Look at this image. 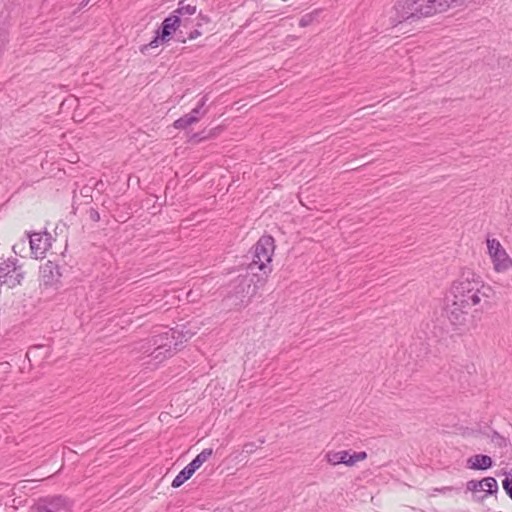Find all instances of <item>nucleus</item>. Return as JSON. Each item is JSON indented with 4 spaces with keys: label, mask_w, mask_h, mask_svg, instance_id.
<instances>
[{
    "label": "nucleus",
    "mask_w": 512,
    "mask_h": 512,
    "mask_svg": "<svg viewBox=\"0 0 512 512\" xmlns=\"http://www.w3.org/2000/svg\"><path fill=\"white\" fill-rule=\"evenodd\" d=\"M493 288L469 268H464L451 284L445 315L455 330L465 331L474 323L473 313L489 308Z\"/></svg>",
    "instance_id": "1"
},
{
    "label": "nucleus",
    "mask_w": 512,
    "mask_h": 512,
    "mask_svg": "<svg viewBox=\"0 0 512 512\" xmlns=\"http://www.w3.org/2000/svg\"><path fill=\"white\" fill-rule=\"evenodd\" d=\"M469 0H397L390 19L394 25L417 22L449 9L466 5Z\"/></svg>",
    "instance_id": "2"
},
{
    "label": "nucleus",
    "mask_w": 512,
    "mask_h": 512,
    "mask_svg": "<svg viewBox=\"0 0 512 512\" xmlns=\"http://www.w3.org/2000/svg\"><path fill=\"white\" fill-rule=\"evenodd\" d=\"M181 325L175 328H164L149 339L141 342L139 351L151 355L155 360L162 361L173 355L183 341H187L196 334V325Z\"/></svg>",
    "instance_id": "3"
},
{
    "label": "nucleus",
    "mask_w": 512,
    "mask_h": 512,
    "mask_svg": "<svg viewBox=\"0 0 512 512\" xmlns=\"http://www.w3.org/2000/svg\"><path fill=\"white\" fill-rule=\"evenodd\" d=\"M275 244L272 236L264 235L254 245L253 257L248 265L250 274L258 273V282L264 284L272 271L271 261L274 254Z\"/></svg>",
    "instance_id": "4"
},
{
    "label": "nucleus",
    "mask_w": 512,
    "mask_h": 512,
    "mask_svg": "<svg viewBox=\"0 0 512 512\" xmlns=\"http://www.w3.org/2000/svg\"><path fill=\"white\" fill-rule=\"evenodd\" d=\"M25 270L16 258H8L0 262V284L8 288L20 285L25 277Z\"/></svg>",
    "instance_id": "5"
},
{
    "label": "nucleus",
    "mask_w": 512,
    "mask_h": 512,
    "mask_svg": "<svg viewBox=\"0 0 512 512\" xmlns=\"http://www.w3.org/2000/svg\"><path fill=\"white\" fill-rule=\"evenodd\" d=\"M63 267L58 263L48 260L39 268L40 285L46 289L57 290L62 287Z\"/></svg>",
    "instance_id": "6"
},
{
    "label": "nucleus",
    "mask_w": 512,
    "mask_h": 512,
    "mask_svg": "<svg viewBox=\"0 0 512 512\" xmlns=\"http://www.w3.org/2000/svg\"><path fill=\"white\" fill-rule=\"evenodd\" d=\"M260 274L256 273L251 275L239 276L235 281V293L241 298V302H244L245 297L253 296L257 289L262 287L264 284L258 282Z\"/></svg>",
    "instance_id": "7"
},
{
    "label": "nucleus",
    "mask_w": 512,
    "mask_h": 512,
    "mask_svg": "<svg viewBox=\"0 0 512 512\" xmlns=\"http://www.w3.org/2000/svg\"><path fill=\"white\" fill-rule=\"evenodd\" d=\"M325 458L327 462L331 465L344 464L346 466H354L357 462L363 461L367 458V453L362 452H354L350 454L349 451H329Z\"/></svg>",
    "instance_id": "8"
},
{
    "label": "nucleus",
    "mask_w": 512,
    "mask_h": 512,
    "mask_svg": "<svg viewBox=\"0 0 512 512\" xmlns=\"http://www.w3.org/2000/svg\"><path fill=\"white\" fill-rule=\"evenodd\" d=\"M31 254L36 258H43L51 247L52 236L47 232L28 234Z\"/></svg>",
    "instance_id": "9"
},
{
    "label": "nucleus",
    "mask_w": 512,
    "mask_h": 512,
    "mask_svg": "<svg viewBox=\"0 0 512 512\" xmlns=\"http://www.w3.org/2000/svg\"><path fill=\"white\" fill-rule=\"evenodd\" d=\"M467 490L474 494L483 492L484 495L479 498H485L497 492L498 484L494 477H486L482 480H470L467 482Z\"/></svg>",
    "instance_id": "10"
},
{
    "label": "nucleus",
    "mask_w": 512,
    "mask_h": 512,
    "mask_svg": "<svg viewBox=\"0 0 512 512\" xmlns=\"http://www.w3.org/2000/svg\"><path fill=\"white\" fill-rule=\"evenodd\" d=\"M197 11L195 5L185 4V1L178 3V8L173 12L172 16L177 18L178 22L184 27H188L190 23V17L193 16Z\"/></svg>",
    "instance_id": "11"
},
{
    "label": "nucleus",
    "mask_w": 512,
    "mask_h": 512,
    "mask_svg": "<svg viewBox=\"0 0 512 512\" xmlns=\"http://www.w3.org/2000/svg\"><path fill=\"white\" fill-rule=\"evenodd\" d=\"M491 259L493 268L498 273H503L512 269V258L508 255L505 249L491 256Z\"/></svg>",
    "instance_id": "12"
},
{
    "label": "nucleus",
    "mask_w": 512,
    "mask_h": 512,
    "mask_svg": "<svg viewBox=\"0 0 512 512\" xmlns=\"http://www.w3.org/2000/svg\"><path fill=\"white\" fill-rule=\"evenodd\" d=\"M492 458L488 455L477 454L467 460V466L473 470H487L492 467Z\"/></svg>",
    "instance_id": "13"
},
{
    "label": "nucleus",
    "mask_w": 512,
    "mask_h": 512,
    "mask_svg": "<svg viewBox=\"0 0 512 512\" xmlns=\"http://www.w3.org/2000/svg\"><path fill=\"white\" fill-rule=\"evenodd\" d=\"M180 26H182L177 18H174L172 15L168 16L162 22V26L159 29V33L161 34L162 41H168L172 35Z\"/></svg>",
    "instance_id": "14"
},
{
    "label": "nucleus",
    "mask_w": 512,
    "mask_h": 512,
    "mask_svg": "<svg viewBox=\"0 0 512 512\" xmlns=\"http://www.w3.org/2000/svg\"><path fill=\"white\" fill-rule=\"evenodd\" d=\"M68 500L62 496L52 499L49 506L41 507L38 512H59L61 508H68Z\"/></svg>",
    "instance_id": "15"
},
{
    "label": "nucleus",
    "mask_w": 512,
    "mask_h": 512,
    "mask_svg": "<svg viewBox=\"0 0 512 512\" xmlns=\"http://www.w3.org/2000/svg\"><path fill=\"white\" fill-rule=\"evenodd\" d=\"M213 454L212 448L203 449L188 465L193 471L199 469Z\"/></svg>",
    "instance_id": "16"
},
{
    "label": "nucleus",
    "mask_w": 512,
    "mask_h": 512,
    "mask_svg": "<svg viewBox=\"0 0 512 512\" xmlns=\"http://www.w3.org/2000/svg\"><path fill=\"white\" fill-rule=\"evenodd\" d=\"M195 473L193 469L189 467V465H186L179 473L178 475L173 479L171 486L173 488L180 487L184 482H186L188 479L192 477V475Z\"/></svg>",
    "instance_id": "17"
},
{
    "label": "nucleus",
    "mask_w": 512,
    "mask_h": 512,
    "mask_svg": "<svg viewBox=\"0 0 512 512\" xmlns=\"http://www.w3.org/2000/svg\"><path fill=\"white\" fill-rule=\"evenodd\" d=\"M207 100V95H204L198 102L197 106L189 113L190 115L196 117V122H198L206 114V110L203 109V107L205 106Z\"/></svg>",
    "instance_id": "18"
},
{
    "label": "nucleus",
    "mask_w": 512,
    "mask_h": 512,
    "mask_svg": "<svg viewBox=\"0 0 512 512\" xmlns=\"http://www.w3.org/2000/svg\"><path fill=\"white\" fill-rule=\"evenodd\" d=\"M196 123V117L195 116H192L190 115L189 113L180 117L179 119H177L175 122H174V127L176 129H185L187 128L188 126L192 125Z\"/></svg>",
    "instance_id": "19"
},
{
    "label": "nucleus",
    "mask_w": 512,
    "mask_h": 512,
    "mask_svg": "<svg viewBox=\"0 0 512 512\" xmlns=\"http://www.w3.org/2000/svg\"><path fill=\"white\" fill-rule=\"evenodd\" d=\"M318 15H319V10H314L310 13L303 15L301 17V19L299 20V26L307 27V26L311 25L316 20Z\"/></svg>",
    "instance_id": "20"
},
{
    "label": "nucleus",
    "mask_w": 512,
    "mask_h": 512,
    "mask_svg": "<svg viewBox=\"0 0 512 512\" xmlns=\"http://www.w3.org/2000/svg\"><path fill=\"white\" fill-rule=\"evenodd\" d=\"M487 249L490 257L504 250L501 243L496 239H487Z\"/></svg>",
    "instance_id": "21"
},
{
    "label": "nucleus",
    "mask_w": 512,
    "mask_h": 512,
    "mask_svg": "<svg viewBox=\"0 0 512 512\" xmlns=\"http://www.w3.org/2000/svg\"><path fill=\"white\" fill-rule=\"evenodd\" d=\"M161 42H163V41L161 40V34L159 33V30H157V32H156V36L154 37V39H153V40H151L148 44L143 45V46L141 47V52H142V53H146L150 48H156V47H158V46H159V44H160Z\"/></svg>",
    "instance_id": "22"
},
{
    "label": "nucleus",
    "mask_w": 512,
    "mask_h": 512,
    "mask_svg": "<svg viewBox=\"0 0 512 512\" xmlns=\"http://www.w3.org/2000/svg\"><path fill=\"white\" fill-rule=\"evenodd\" d=\"M491 442L497 446V447H506L507 446V440L503 436H501L498 432L493 431L492 435L490 436Z\"/></svg>",
    "instance_id": "23"
},
{
    "label": "nucleus",
    "mask_w": 512,
    "mask_h": 512,
    "mask_svg": "<svg viewBox=\"0 0 512 512\" xmlns=\"http://www.w3.org/2000/svg\"><path fill=\"white\" fill-rule=\"evenodd\" d=\"M502 485L506 494L512 499V472L505 477Z\"/></svg>",
    "instance_id": "24"
},
{
    "label": "nucleus",
    "mask_w": 512,
    "mask_h": 512,
    "mask_svg": "<svg viewBox=\"0 0 512 512\" xmlns=\"http://www.w3.org/2000/svg\"><path fill=\"white\" fill-rule=\"evenodd\" d=\"M197 23H196V26L197 27H201L203 24H207L210 22V18L206 15H203L201 13L198 14L197 16Z\"/></svg>",
    "instance_id": "25"
},
{
    "label": "nucleus",
    "mask_w": 512,
    "mask_h": 512,
    "mask_svg": "<svg viewBox=\"0 0 512 512\" xmlns=\"http://www.w3.org/2000/svg\"><path fill=\"white\" fill-rule=\"evenodd\" d=\"M256 449H257V446L253 442L246 443L243 446V452H245L247 454L253 453Z\"/></svg>",
    "instance_id": "26"
},
{
    "label": "nucleus",
    "mask_w": 512,
    "mask_h": 512,
    "mask_svg": "<svg viewBox=\"0 0 512 512\" xmlns=\"http://www.w3.org/2000/svg\"><path fill=\"white\" fill-rule=\"evenodd\" d=\"M206 138H207V136H201L200 133H195V134H193L191 136L190 141L193 142V143H199V142L203 141Z\"/></svg>",
    "instance_id": "27"
},
{
    "label": "nucleus",
    "mask_w": 512,
    "mask_h": 512,
    "mask_svg": "<svg viewBox=\"0 0 512 512\" xmlns=\"http://www.w3.org/2000/svg\"><path fill=\"white\" fill-rule=\"evenodd\" d=\"M201 31H199L198 28L194 29L193 31H191L189 34H188V39L190 40H193V39H196L197 37H199L201 35Z\"/></svg>",
    "instance_id": "28"
},
{
    "label": "nucleus",
    "mask_w": 512,
    "mask_h": 512,
    "mask_svg": "<svg viewBox=\"0 0 512 512\" xmlns=\"http://www.w3.org/2000/svg\"><path fill=\"white\" fill-rule=\"evenodd\" d=\"M183 34V31H180V34L178 35V41L180 42H186V38L184 36H182Z\"/></svg>",
    "instance_id": "29"
},
{
    "label": "nucleus",
    "mask_w": 512,
    "mask_h": 512,
    "mask_svg": "<svg viewBox=\"0 0 512 512\" xmlns=\"http://www.w3.org/2000/svg\"><path fill=\"white\" fill-rule=\"evenodd\" d=\"M92 218H93L94 220L98 219V218H99L98 213H97V212H95V213H94V216H92Z\"/></svg>",
    "instance_id": "30"
}]
</instances>
